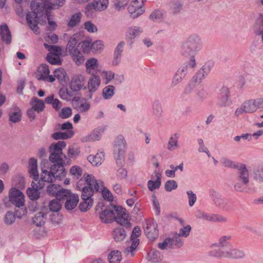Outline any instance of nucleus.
Here are the masks:
<instances>
[{"label":"nucleus","instance_id":"obj_30","mask_svg":"<svg viewBox=\"0 0 263 263\" xmlns=\"http://www.w3.org/2000/svg\"><path fill=\"white\" fill-rule=\"evenodd\" d=\"M163 259L162 254L156 249L151 250L147 255V259L153 262H158Z\"/></svg>","mask_w":263,"mask_h":263},{"label":"nucleus","instance_id":"obj_25","mask_svg":"<svg viewBox=\"0 0 263 263\" xmlns=\"http://www.w3.org/2000/svg\"><path fill=\"white\" fill-rule=\"evenodd\" d=\"M68 54L70 55L73 61L77 65L82 64L85 61V58L83 53L78 50V48H76L74 51L68 53Z\"/></svg>","mask_w":263,"mask_h":263},{"label":"nucleus","instance_id":"obj_15","mask_svg":"<svg viewBox=\"0 0 263 263\" xmlns=\"http://www.w3.org/2000/svg\"><path fill=\"white\" fill-rule=\"evenodd\" d=\"M73 103L74 108L81 112L88 111L90 107V104L83 98H74Z\"/></svg>","mask_w":263,"mask_h":263},{"label":"nucleus","instance_id":"obj_43","mask_svg":"<svg viewBox=\"0 0 263 263\" xmlns=\"http://www.w3.org/2000/svg\"><path fill=\"white\" fill-rule=\"evenodd\" d=\"M142 29L139 27H132L128 30L126 35L128 38L131 40L134 39L136 36L139 35L142 32Z\"/></svg>","mask_w":263,"mask_h":263},{"label":"nucleus","instance_id":"obj_64","mask_svg":"<svg viewBox=\"0 0 263 263\" xmlns=\"http://www.w3.org/2000/svg\"><path fill=\"white\" fill-rule=\"evenodd\" d=\"M72 115V109L70 107H64L62 109L59 114V117L62 119H67Z\"/></svg>","mask_w":263,"mask_h":263},{"label":"nucleus","instance_id":"obj_62","mask_svg":"<svg viewBox=\"0 0 263 263\" xmlns=\"http://www.w3.org/2000/svg\"><path fill=\"white\" fill-rule=\"evenodd\" d=\"M255 32L256 35H260L263 33V14H260L257 21V27Z\"/></svg>","mask_w":263,"mask_h":263},{"label":"nucleus","instance_id":"obj_21","mask_svg":"<svg viewBox=\"0 0 263 263\" xmlns=\"http://www.w3.org/2000/svg\"><path fill=\"white\" fill-rule=\"evenodd\" d=\"M81 34L77 33L74 34L69 38L66 48V53H70L75 50L76 45L81 40Z\"/></svg>","mask_w":263,"mask_h":263},{"label":"nucleus","instance_id":"obj_32","mask_svg":"<svg viewBox=\"0 0 263 263\" xmlns=\"http://www.w3.org/2000/svg\"><path fill=\"white\" fill-rule=\"evenodd\" d=\"M38 80L44 81L50 73L48 66L46 64L41 65L38 69Z\"/></svg>","mask_w":263,"mask_h":263},{"label":"nucleus","instance_id":"obj_60","mask_svg":"<svg viewBox=\"0 0 263 263\" xmlns=\"http://www.w3.org/2000/svg\"><path fill=\"white\" fill-rule=\"evenodd\" d=\"M177 134H175L174 137H171L170 138L168 143V149L170 151H173L175 149V148L177 147L178 145V138Z\"/></svg>","mask_w":263,"mask_h":263},{"label":"nucleus","instance_id":"obj_41","mask_svg":"<svg viewBox=\"0 0 263 263\" xmlns=\"http://www.w3.org/2000/svg\"><path fill=\"white\" fill-rule=\"evenodd\" d=\"M104 130V127H98L97 128L95 129L93 132L89 136V140L92 141L99 140L101 139Z\"/></svg>","mask_w":263,"mask_h":263},{"label":"nucleus","instance_id":"obj_9","mask_svg":"<svg viewBox=\"0 0 263 263\" xmlns=\"http://www.w3.org/2000/svg\"><path fill=\"white\" fill-rule=\"evenodd\" d=\"M145 234L151 240H155L158 236L157 224L154 220H148L143 223Z\"/></svg>","mask_w":263,"mask_h":263},{"label":"nucleus","instance_id":"obj_53","mask_svg":"<svg viewBox=\"0 0 263 263\" xmlns=\"http://www.w3.org/2000/svg\"><path fill=\"white\" fill-rule=\"evenodd\" d=\"M221 163L224 167L236 169H237L239 165L241 163H235L227 158H223L221 160Z\"/></svg>","mask_w":263,"mask_h":263},{"label":"nucleus","instance_id":"obj_46","mask_svg":"<svg viewBox=\"0 0 263 263\" xmlns=\"http://www.w3.org/2000/svg\"><path fill=\"white\" fill-rule=\"evenodd\" d=\"M163 112L161 102L159 100H155L153 104V113L158 118H159Z\"/></svg>","mask_w":263,"mask_h":263},{"label":"nucleus","instance_id":"obj_42","mask_svg":"<svg viewBox=\"0 0 263 263\" xmlns=\"http://www.w3.org/2000/svg\"><path fill=\"white\" fill-rule=\"evenodd\" d=\"M73 135V132H57L51 135V137L54 140L67 139L71 138Z\"/></svg>","mask_w":263,"mask_h":263},{"label":"nucleus","instance_id":"obj_40","mask_svg":"<svg viewBox=\"0 0 263 263\" xmlns=\"http://www.w3.org/2000/svg\"><path fill=\"white\" fill-rule=\"evenodd\" d=\"M115 87L112 85L105 86L102 90V96L105 100L111 99L115 94Z\"/></svg>","mask_w":263,"mask_h":263},{"label":"nucleus","instance_id":"obj_11","mask_svg":"<svg viewBox=\"0 0 263 263\" xmlns=\"http://www.w3.org/2000/svg\"><path fill=\"white\" fill-rule=\"evenodd\" d=\"M125 209L118 206L115 208V216L113 218L121 226H127L129 228L130 222L128 220V215L126 213Z\"/></svg>","mask_w":263,"mask_h":263},{"label":"nucleus","instance_id":"obj_36","mask_svg":"<svg viewBox=\"0 0 263 263\" xmlns=\"http://www.w3.org/2000/svg\"><path fill=\"white\" fill-rule=\"evenodd\" d=\"M168 238L170 239L171 248L174 246L180 248L183 245V240L181 238V236L177 232H175L172 238L168 237Z\"/></svg>","mask_w":263,"mask_h":263},{"label":"nucleus","instance_id":"obj_20","mask_svg":"<svg viewBox=\"0 0 263 263\" xmlns=\"http://www.w3.org/2000/svg\"><path fill=\"white\" fill-rule=\"evenodd\" d=\"M65 203V208L67 210H72L77 205L79 198V196L75 194L71 193L66 199Z\"/></svg>","mask_w":263,"mask_h":263},{"label":"nucleus","instance_id":"obj_24","mask_svg":"<svg viewBox=\"0 0 263 263\" xmlns=\"http://www.w3.org/2000/svg\"><path fill=\"white\" fill-rule=\"evenodd\" d=\"M112 236L115 241L120 242L125 238L126 232L123 227L120 226L113 230Z\"/></svg>","mask_w":263,"mask_h":263},{"label":"nucleus","instance_id":"obj_1","mask_svg":"<svg viewBox=\"0 0 263 263\" xmlns=\"http://www.w3.org/2000/svg\"><path fill=\"white\" fill-rule=\"evenodd\" d=\"M31 12L26 15V20L30 29L36 34L40 33L38 27L39 19L41 16L46 17L48 24L53 30L57 27L56 23L50 18V10L53 9L49 0H35L31 4Z\"/></svg>","mask_w":263,"mask_h":263},{"label":"nucleus","instance_id":"obj_56","mask_svg":"<svg viewBox=\"0 0 263 263\" xmlns=\"http://www.w3.org/2000/svg\"><path fill=\"white\" fill-rule=\"evenodd\" d=\"M44 45L49 51L48 54H54V55H57L58 56H59L61 54V49L60 47L54 45H49L47 43H45Z\"/></svg>","mask_w":263,"mask_h":263},{"label":"nucleus","instance_id":"obj_58","mask_svg":"<svg viewBox=\"0 0 263 263\" xmlns=\"http://www.w3.org/2000/svg\"><path fill=\"white\" fill-rule=\"evenodd\" d=\"M47 60L52 65H61L62 63L60 57L57 55H54V54H48Z\"/></svg>","mask_w":263,"mask_h":263},{"label":"nucleus","instance_id":"obj_48","mask_svg":"<svg viewBox=\"0 0 263 263\" xmlns=\"http://www.w3.org/2000/svg\"><path fill=\"white\" fill-rule=\"evenodd\" d=\"M214 214H209L206 212L199 211L197 212L196 216L197 218L206 220L210 222H213Z\"/></svg>","mask_w":263,"mask_h":263},{"label":"nucleus","instance_id":"obj_14","mask_svg":"<svg viewBox=\"0 0 263 263\" xmlns=\"http://www.w3.org/2000/svg\"><path fill=\"white\" fill-rule=\"evenodd\" d=\"M100 83L101 79L100 77L96 74H92L88 82V88L89 92L88 95V99H91L92 93L98 89Z\"/></svg>","mask_w":263,"mask_h":263},{"label":"nucleus","instance_id":"obj_19","mask_svg":"<svg viewBox=\"0 0 263 263\" xmlns=\"http://www.w3.org/2000/svg\"><path fill=\"white\" fill-rule=\"evenodd\" d=\"M85 84L84 77L82 76L74 77L70 82V88L74 91L82 89Z\"/></svg>","mask_w":263,"mask_h":263},{"label":"nucleus","instance_id":"obj_51","mask_svg":"<svg viewBox=\"0 0 263 263\" xmlns=\"http://www.w3.org/2000/svg\"><path fill=\"white\" fill-rule=\"evenodd\" d=\"M248 183L245 182L238 180L237 179V181L235 183L234 185V188L235 191L244 193L247 191V186Z\"/></svg>","mask_w":263,"mask_h":263},{"label":"nucleus","instance_id":"obj_34","mask_svg":"<svg viewBox=\"0 0 263 263\" xmlns=\"http://www.w3.org/2000/svg\"><path fill=\"white\" fill-rule=\"evenodd\" d=\"M85 67L87 72L88 73H93V71L98 68V60L95 58H90L87 60L85 63Z\"/></svg>","mask_w":263,"mask_h":263},{"label":"nucleus","instance_id":"obj_47","mask_svg":"<svg viewBox=\"0 0 263 263\" xmlns=\"http://www.w3.org/2000/svg\"><path fill=\"white\" fill-rule=\"evenodd\" d=\"M82 200V201L80 202L79 206V209L82 212H86L92 206L93 200L85 199Z\"/></svg>","mask_w":263,"mask_h":263},{"label":"nucleus","instance_id":"obj_22","mask_svg":"<svg viewBox=\"0 0 263 263\" xmlns=\"http://www.w3.org/2000/svg\"><path fill=\"white\" fill-rule=\"evenodd\" d=\"M246 257V253L243 249L232 247L231 249L230 259L242 260Z\"/></svg>","mask_w":263,"mask_h":263},{"label":"nucleus","instance_id":"obj_44","mask_svg":"<svg viewBox=\"0 0 263 263\" xmlns=\"http://www.w3.org/2000/svg\"><path fill=\"white\" fill-rule=\"evenodd\" d=\"M160 174H157L156 181L149 180L147 182V186L149 191H153L156 189H159L161 185Z\"/></svg>","mask_w":263,"mask_h":263},{"label":"nucleus","instance_id":"obj_28","mask_svg":"<svg viewBox=\"0 0 263 263\" xmlns=\"http://www.w3.org/2000/svg\"><path fill=\"white\" fill-rule=\"evenodd\" d=\"M135 2H132L128 7V10L133 18H136L142 14L144 11L143 8L135 6Z\"/></svg>","mask_w":263,"mask_h":263},{"label":"nucleus","instance_id":"obj_4","mask_svg":"<svg viewBox=\"0 0 263 263\" xmlns=\"http://www.w3.org/2000/svg\"><path fill=\"white\" fill-rule=\"evenodd\" d=\"M29 172L33 180L31 183L32 187H29L27 190V194L31 200H36L40 196L39 190L43 188L45 182H48L46 180L47 179L42 178V173L40 179H39L37 159L34 158H31L29 161Z\"/></svg>","mask_w":263,"mask_h":263},{"label":"nucleus","instance_id":"obj_26","mask_svg":"<svg viewBox=\"0 0 263 263\" xmlns=\"http://www.w3.org/2000/svg\"><path fill=\"white\" fill-rule=\"evenodd\" d=\"M0 35L3 41L9 44L11 41V35L7 25L0 26Z\"/></svg>","mask_w":263,"mask_h":263},{"label":"nucleus","instance_id":"obj_63","mask_svg":"<svg viewBox=\"0 0 263 263\" xmlns=\"http://www.w3.org/2000/svg\"><path fill=\"white\" fill-rule=\"evenodd\" d=\"M104 47L103 42L100 40H97L94 42L91 45V50L92 51H100Z\"/></svg>","mask_w":263,"mask_h":263},{"label":"nucleus","instance_id":"obj_29","mask_svg":"<svg viewBox=\"0 0 263 263\" xmlns=\"http://www.w3.org/2000/svg\"><path fill=\"white\" fill-rule=\"evenodd\" d=\"M30 104L32 108L37 113L43 111L45 107L43 101L35 97L32 98Z\"/></svg>","mask_w":263,"mask_h":263},{"label":"nucleus","instance_id":"obj_16","mask_svg":"<svg viewBox=\"0 0 263 263\" xmlns=\"http://www.w3.org/2000/svg\"><path fill=\"white\" fill-rule=\"evenodd\" d=\"M238 170L237 179L238 180L248 183L249 182V174L246 164L241 163L237 168Z\"/></svg>","mask_w":263,"mask_h":263},{"label":"nucleus","instance_id":"obj_7","mask_svg":"<svg viewBox=\"0 0 263 263\" xmlns=\"http://www.w3.org/2000/svg\"><path fill=\"white\" fill-rule=\"evenodd\" d=\"M209 195L216 207L225 211L230 209V201L227 199L223 198L217 191L211 189L209 190Z\"/></svg>","mask_w":263,"mask_h":263},{"label":"nucleus","instance_id":"obj_12","mask_svg":"<svg viewBox=\"0 0 263 263\" xmlns=\"http://www.w3.org/2000/svg\"><path fill=\"white\" fill-rule=\"evenodd\" d=\"M232 247L213 249L208 252V255L217 259H229Z\"/></svg>","mask_w":263,"mask_h":263},{"label":"nucleus","instance_id":"obj_37","mask_svg":"<svg viewBox=\"0 0 263 263\" xmlns=\"http://www.w3.org/2000/svg\"><path fill=\"white\" fill-rule=\"evenodd\" d=\"M104 155L102 154H97L96 155H89L87 157L88 161L94 166H98L103 162Z\"/></svg>","mask_w":263,"mask_h":263},{"label":"nucleus","instance_id":"obj_52","mask_svg":"<svg viewBox=\"0 0 263 263\" xmlns=\"http://www.w3.org/2000/svg\"><path fill=\"white\" fill-rule=\"evenodd\" d=\"M16 220V216L14 213L7 212L4 217V222L7 225H12Z\"/></svg>","mask_w":263,"mask_h":263},{"label":"nucleus","instance_id":"obj_57","mask_svg":"<svg viewBox=\"0 0 263 263\" xmlns=\"http://www.w3.org/2000/svg\"><path fill=\"white\" fill-rule=\"evenodd\" d=\"M61 204L57 199L51 200L49 203V208L50 211L57 212L61 209Z\"/></svg>","mask_w":263,"mask_h":263},{"label":"nucleus","instance_id":"obj_38","mask_svg":"<svg viewBox=\"0 0 263 263\" xmlns=\"http://www.w3.org/2000/svg\"><path fill=\"white\" fill-rule=\"evenodd\" d=\"M46 215L43 212L36 213L33 217V223L36 226H41L45 223Z\"/></svg>","mask_w":263,"mask_h":263},{"label":"nucleus","instance_id":"obj_31","mask_svg":"<svg viewBox=\"0 0 263 263\" xmlns=\"http://www.w3.org/2000/svg\"><path fill=\"white\" fill-rule=\"evenodd\" d=\"M115 216V212L112 210L105 209L102 211L100 214L101 220L104 223L110 222Z\"/></svg>","mask_w":263,"mask_h":263},{"label":"nucleus","instance_id":"obj_13","mask_svg":"<svg viewBox=\"0 0 263 263\" xmlns=\"http://www.w3.org/2000/svg\"><path fill=\"white\" fill-rule=\"evenodd\" d=\"M213 67L212 62L205 63L193 77L192 81L194 83L199 84L208 76Z\"/></svg>","mask_w":263,"mask_h":263},{"label":"nucleus","instance_id":"obj_59","mask_svg":"<svg viewBox=\"0 0 263 263\" xmlns=\"http://www.w3.org/2000/svg\"><path fill=\"white\" fill-rule=\"evenodd\" d=\"M54 76L59 81H63L65 80L66 73L62 68L57 69L54 71Z\"/></svg>","mask_w":263,"mask_h":263},{"label":"nucleus","instance_id":"obj_39","mask_svg":"<svg viewBox=\"0 0 263 263\" xmlns=\"http://www.w3.org/2000/svg\"><path fill=\"white\" fill-rule=\"evenodd\" d=\"M82 14L80 12L76 13L73 14L70 18L67 24V26L69 28L74 27L79 24L81 22Z\"/></svg>","mask_w":263,"mask_h":263},{"label":"nucleus","instance_id":"obj_10","mask_svg":"<svg viewBox=\"0 0 263 263\" xmlns=\"http://www.w3.org/2000/svg\"><path fill=\"white\" fill-rule=\"evenodd\" d=\"M9 198L10 202L15 207H21L24 205L25 199L23 193L16 188H12L9 193Z\"/></svg>","mask_w":263,"mask_h":263},{"label":"nucleus","instance_id":"obj_18","mask_svg":"<svg viewBox=\"0 0 263 263\" xmlns=\"http://www.w3.org/2000/svg\"><path fill=\"white\" fill-rule=\"evenodd\" d=\"M188 67L187 65L184 64L180 66L174 76L172 83L175 86L179 83L185 77L187 72Z\"/></svg>","mask_w":263,"mask_h":263},{"label":"nucleus","instance_id":"obj_61","mask_svg":"<svg viewBox=\"0 0 263 263\" xmlns=\"http://www.w3.org/2000/svg\"><path fill=\"white\" fill-rule=\"evenodd\" d=\"M70 173L72 176L76 177L77 179L81 177L82 175V168L77 165L72 166L70 170Z\"/></svg>","mask_w":263,"mask_h":263},{"label":"nucleus","instance_id":"obj_33","mask_svg":"<svg viewBox=\"0 0 263 263\" xmlns=\"http://www.w3.org/2000/svg\"><path fill=\"white\" fill-rule=\"evenodd\" d=\"M109 263H118L122 259L121 252L118 250L111 251L108 255Z\"/></svg>","mask_w":263,"mask_h":263},{"label":"nucleus","instance_id":"obj_35","mask_svg":"<svg viewBox=\"0 0 263 263\" xmlns=\"http://www.w3.org/2000/svg\"><path fill=\"white\" fill-rule=\"evenodd\" d=\"M66 142L64 141H59L55 143L52 144L49 146L50 153H63L62 149L66 147Z\"/></svg>","mask_w":263,"mask_h":263},{"label":"nucleus","instance_id":"obj_6","mask_svg":"<svg viewBox=\"0 0 263 263\" xmlns=\"http://www.w3.org/2000/svg\"><path fill=\"white\" fill-rule=\"evenodd\" d=\"M126 148V142L124 136L118 135L115 139L114 145V156L118 166L124 164V154Z\"/></svg>","mask_w":263,"mask_h":263},{"label":"nucleus","instance_id":"obj_49","mask_svg":"<svg viewBox=\"0 0 263 263\" xmlns=\"http://www.w3.org/2000/svg\"><path fill=\"white\" fill-rule=\"evenodd\" d=\"M93 3L96 6V10L101 11L106 9L108 1V0H94Z\"/></svg>","mask_w":263,"mask_h":263},{"label":"nucleus","instance_id":"obj_17","mask_svg":"<svg viewBox=\"0 0 263 263\" xmlns=\"http://www.w3.org/2000/svg\"><path fill=\"white\" fill-rule=\"evenodd\" d=\"M9 120L13 123L18 122L22 118V111L15 104H13L10 108L9 112Z\"/></svg>","mask_w":263,"mask_h":263},{"label":"nucleus","instance_id":"obj_27","mask_svg":"<svg viewBox=\"0 0 263 263\" xmlns=\"http://www.w3.org/2000/svg\"><path fill=\"white\" fill-rule=\"evenodd\" d=\"M0 35L3 41L9 44L11 41V35L7 25L0 26Z\"/></svg>","mask_w":263,"mask_h":263},{"label":"nucleus","instance_id":"obj_55","mask_svg":"<svg viewBox=\"0 0 263 263\" xmlns=\"http://www.w3.org/2000/svg\"><path fill=\"white\" fill-rule=\"evenodd\" d=\"M61 187V185L51 184L47 186V192L48 194L52 195V196L56 197Z\"/></svg>","mask_w":263,"mask_h":263},{"label":"nucleus","instance_id":"obj_8","mask_svg":"<svg viewBox=\"0 0 263 263\" xmlns=\"http://www.w3.org/2000/svg\"><path fill=\"white\" fill-rule=\"evenodd\" d=\"M217 105L221 107L229 106L232 104L230 92L227 86H222L217 91Z\"/></svg>","mask_w":263,"mask_h":263},{"label":"nucleus","instance_id":"obj_54","mask_svg":"<svg viewBox=\"0 0 263 263\" xmlns=\"http://www.w3.org/2000/svg\"><path fill=\"white\" fill-rule=\"evenodd\" d=\"M71 193H71L70 191L66 189H64L61 186L55 197L56 199H58L59 201L61 200H65L67 197L71 195Z\"/></svg>","mask_w":263,"mask_h":263},{"label":"nucleus","instance_id":"obj_2","mask_svg":"<svg viewBox=\"0 0 263 263\" xmlns=\"http://www.w3.org/2000/svg\"><path fill=\"white\" fill-rule=\"evenodd\" d=\"M63 153H50L49 160L54 163L50 171L42 170V178L47 179L48 183L53 182L55 179L62 180L66 176V172L62 164Z\"/></svg>","mask_w":263,"mask_h":263},{"label":"nucleus","instance_id":"obj_5","mask_svg":"<svg viewBox=\"0 0 263 263\" xmlns=\"http://www.w3.org/2000/svg\"><path fill=\"white\" fill-rule=\"evenodd\" d=\"M202 47V43L200 36L193 34L189 36L182 43L181 52L185 57L190 55H195L197 53Z\"/></svg>","mask_w":263,"mask_h":263},{"label":"nucleus","instance_id":"obj_3","mask_svg":"<svg viewBox=\"0 0 263 263\" xmlns=\"http://www.w3.org/2000/svg\"><path fill=\"white\" fill-rule=\"evenodd\" d=\"M103 186V182L97 180L91 174L85 173L77 182V188L81 191L82 199H92L95 192H99Z\"/></svg>","mask_w":263,"mask_h":263},{"label":"nucleus","instance_id":"obj_45","mask_svg":"<svg viewBox=\"0 0 263 263\" xmlns=\"http://www.w3.org/2000/svg\"><path fill=\"white\" fill-rule=\"evenodd\" d=\"M242 104L243 105V108L246 109V113L252 114L257 110L253 99L245 101Z\"/></svg>","mask_w":263,"mask_h":263},{"label":"nucleus","instance_id":"obj_50","mask_svg":"<svg viewBox=\"0 0 263 263\" xmlns=\"http://www.w3.org/2000/svg\"><path fill=\"white\" fill-rule=\"evenodd\" d=\"M76 48L78 50H82L83 53H88L91 49L90 42L89 41L85 40L80 42Z\"/></svg>","mask_w":263,"mask_h":263},{"label":"nucleus","instance_id":"obj_23","mask_svg":"<svg viewBox=\"0 0 263 263\" xmlns=\"http://www.w3.org/2000/svg\"><path fill=\"white\" fill-rule=\"evenodd\" d=\"M232 236L230 234L222 235L218 239V242L214 245L217 248L230 247L233 246L231 241Z\"/></svg>","mask_w":263,"mask_h":263}]
</instances>
